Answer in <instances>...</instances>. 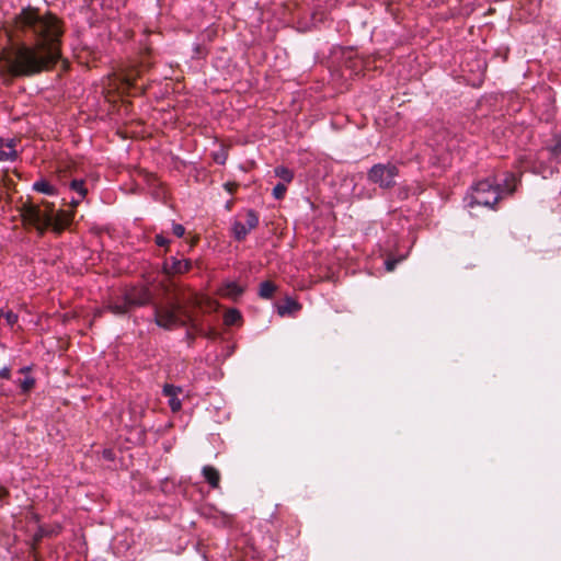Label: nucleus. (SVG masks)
I'll list each match as a JSON object with an SVG mask.
<instances>
[{
	"instance_id": "nucleus-1",
	"label": "nucleus",
	"mask_w": 561,
	"mask_h": 561,
	"mask_svg": "<svg viewBox=\"0 0 561 561\" xmlns=\"http://www.w3.org/2000/svg\"><path fill=\"white\" fill-rule=\"evenodd\" d=\"M62 33L55 15L32 8L22 10L14 18V36L23 42L8 57L10 72L30 77L53 68L61 57Z\"/></svg>"
},
{
	"instance_id": "nucleus-2",
	"label": "nucleus",
	"mask_w": 561,
	"mask_h": 561,
	"mask_svg": "<svg viewBox=\"0 0 561 561\" xmlns=\"http://www.w3.org/2000/svg\"><path fill=\"white\" fill-rule=\"evenodd\" d=\"M22 217L25 222L33 225L39 232L48 227H53L55 231L60 232L70 225L73 213L68 210L55 213L54 207L48 203L43 206L25 203L22 206Z\"/></svg>"
},
{
	"instance_id": "nucleus-3",
	"label": "nucleus",
	"mask_w": 561,
	"mask_h": 561,
	"mask_svg": "<svg viewBox=\"0 0 561 561\" xmlns=\"http://www.w3.org/2000/svg\"><path fill=\"white\" fill-rule=\"evenodd\" d=\"M516 185L517 178L513 173L505 176L503 185L491 179L479 181L471 187L469 206L494 208L500 199L514 193Z\"/></svg>"
},
{
	"instance_id": "nucleus-4",
	"label": "nucleus",
	"mask_w": 561,
	"mask_h": 561,
	"mask_svg": "<svg viewBox=\"0 0 561 561\" xmlns=\"http://www.w3.org/2000/svg\"><path fill=\"white\" fill-rule=\"evenodd\" d=\"M152 300L151 291L147 286L126 287L119 295L110 298L106 309L113 314L123 316L133 308L142 307Z\"/></svg>"
},
{
	"instance_id": "nucleus-5",
	"label": "nucleus",
	"mask_w": 561,
	"mask_h": 561,
	"mask_svg": "<svg viewBox=\"0 0 561 561\" xmlns=\"http://www.w3.org/2000/svg\"><path fill=\"white\" fill-rule=\"evenodd\" d=\"M153 314L156 323L163 329L170 330L185 324L183 308L174 301L161 306L154 305Z\"/></svg>"
},
{
	"instance_id": "nucleus-6",
	"label": "nucleus",
	"mask_w": 561,
	"mask_h": 561,
	"mask_svg": "<svg viewBox=\"0 0 561 561\" xmlns=\"http://www.w3.org/2000/svg\"><path fill=\"white\" fill-rule=\"evenodd\" d=\"M367 175L370 182L378 184L381 188H390L396 184L398 168L391 163H378L370 168Z\"/></svg>"
},
{
	"instance_id": "nucleus-7",
	"label": "nucleus",
	"mask_w": 561,
	"mask_h": 561,
	"mask_svg": "<svg viewBox=\"0 0 561 561\" xmlns=\"http://www.w3.org/2000/svg\"><path fill=\"white\" fill-rule=\"evenodd\" d=\"M259 225V216L254 210H248L245 214V222L234 221L232 225L233 237L241 241L245 239L251 230L256 228Z\"/></svg>"
},
{
	"instance_id": "nucleus-8",
	"label": "nucleus",
	"mask_w": 561,
	"mask_h": 561,
	"mask_svg": "<svg viewBox=\"0 0 561 561\" xmlns=\"http://www.w3.org/2000/svg\"><path fill=\"white\" fill-rule=\"evenodd\" d=\"M191 267L192 262L190 260L178 259L175 256H171L163 263V272L170 276L186 273Z\"/></svg>"
},
{
	"instance_id": "nucleus-9",
	"label": "nucleus",
	"mask_w": 561,
	"mask_h": 561,
	"mask_svg": "<svg viewBox=\"0 0 561 561\" xmlns=\"http://www.w3.org/2000/svg\"><path fill=\"white\" fill-rule=\"evenodd\" d=\"M181 392L182 389L173 385H165L163 387V394L169 398V407L173 412L181 410L182 403L179 399Z\"/></svg>"
},
{
	"instance_id": "nucleus-10",
	"label": "nucleus",
	"mask_w": 561,
	"mask_h": 561,
	"mask_svg": "<svg viewBox=\"0 0 561 561\" xmlns=\"http://www.w3.org/2000/svg\"><path fill=\"white\" fill-rule=\"evenodd\" d=\"M16 154L14 139H0V161H13Z\"/></svg>"
},
{
	"instance_id": "nucleus-11",
	"label": "nucleus",
	"mask_w": 561,
	"mask_h": 561,
	"mask_svg": "<svg viewBox=\"0 0 561 561\" xmlns=\"http://www.w3.org/2000/svg\"><path fill=\"white\" fill-rule=\"evenodd\" d=\"M202 473L211 488L216 489L219 486L220 473L215 467L205 466L203 467Z\"/></svg>"
},
{
	"instance_id": "nucleus-12",
	"label": "nucleus",
	"mask_w": 561,
	"mask_h": 561,
	"mask_svg": "<svg viewBox=\"0 0 561 561\" xmlns=\"http://www.w3.org/2000/svg\"><path fill=\"white\" fill-rule=\"evenodd\" d=\"M243 293V288L234 282L226 284L221 288V294L230 298H237Z\"/></svg>"
},
{
	"instance_id": "nucleus-13",
	"label": "nucleus",
	"mask_w": 561,
	"mask_h": 561,
	"mask_svg": "<svg viewBox=\"0 0 561 561\" xmlns=\"http://www.w3.org/2000/svg\"><path fill=\"white\" fill-rule=\"evenodd\" d=\"M33 188L36 192L44 193L46 195H55L56 188L50 185L46 180H39L33 184Z\"/></svg>"
},
{
	"instance_id": "nucleus-14",
	"label": "nucleus",
	"mask_w": 561,
	"mask_h": 561,
	"mask_svg": "<svg viewBox=\"0 0 561 561\" xmlns=\"http://www.w3.org/2000/svg\"><path fill=\"white\" fill-rule=\"evenodd\" d=\"M274 173L277 178L283 180L285 184L290 183L294 179V172L284 165L276 167Z\"/></svg>"
},
{
	"instance_id": "nucleus-15",
	"label": "nucleus",
	"mask_w": 561,
	"mask_h": 561,
	"mask_svg": "<svg viewBox=\"0 0 561 561\" xmlns=\"http://www.w3.org/2000/svg\"><path fill=\"white\" fill-rule=\"evenodd\" d=\"M276 287L273 283L271 282H263L261 285H260V296L262 298H271L275 291Z\"/></svg>"
},
{
	"instance_id": "nucleus-16",
	"label": "nucleus",
	"mask_w": 561,
	"mask_h": 561,
	"mask_svg": "<svg viewBox=\"0 0 561 561\" xmlns=\"http://www.w3.org/2000/svg\"><path fill=\"white\" fill-rule=\"evenodd\" d=\"M70 188L72 191H75L76 193H78V195L80 196V199H83L88 192L84 186L83 180H72L70 183Z\"/></svg>"
},
{
	"instance_id": "nucleus-17",
	"label": "nucleus",
	"mask_w": 561,
	"mask_h": 561,
	"mask_svg": "<svg viewBox=\"0 0 561 561\" xmlns=\"http://www.w3.org/2000/svg\"><path fill=\"white\" fill-rule=\"evenodd\" d=\"M300 308L299 304L296 302L295 300H291V299H287L286 300V305L285 306H280L278 308V312L279 314H285L286 312H291V311H296Z\"/></svg>"
},
{
	"instance_id": "nucleus-18",
	"label": "nucleus",
	"mask_w": 561,
	"mask_h": 561,
	"mask_svg": "<svg viewBox=\"0 0 561 561\" xmlns=\"http://www.w3.org/2000/svg\"><path fill=\"white\" fill-rule=\"evenodd\" d=\"M241 318V314L239 313V311L232 309V310H229L226 316H225V322L226 324H234L237 323L238 320H240Z\"/></svg>"
},
{
	"instance_id": "nucleus-19",
	"label": "nucleus",
	"mask_w": 561,
	"mask_h": 561,
	"mask_svg": "<svg viewBox=\"0 0 561 561\" xmlns=\"http://www.w3.org/2000/svg\"><path fill=\"white\" fill-rule=\"evenodd\" d=\"M286 191H287V186L285 183H278L274 186L273 188V196L276 198V199H282L285 194H286Z\"/></svg>"
},
{
	"instance_id": "nucleus-20",
	"label": "nucleus",
	"mask_w": 561,
	"mask_h": 561,
	"mask_svg": "<svg viewBox=\"0 0 561 561\" xmlns=\"http://www.w3.org/2000/svg\"><path fill=\"white\" fill-rule=\"evenodd\" d=\"M3 317L10 327H13L18 321V316L12 311L3 312Z\"/></svg>"
},
{
	"instance_id": "nucleus-21",
	"label": "nucleus",
	"mask_w": 561,
	"mask_h": 561,
	"mask_svg": "<svg viewBox=\"0 0 561 561\" xmlns=\"http://www.w3.org/2000/svg\"><path fill=\"white\" fill-rule=\"evenodd\" d=\"M35 383V380L32 378V377H26L22 382H21V388L24 392H27L30 389L33 388Z\"/></svg>"
},
{
	"instance_id": "nucleus-22",
	"label": "nucleus",
	"mask_w": 561,
	"mask_h": 561,
	"mask_svg": "<svg viewBox=\"0 0 561 561\" xmlns=\"http://www.w3.org/2000/svg\"><path fill=\"white\" fill-rule=\"evenodd\" d=\"M172 231L176 237L181 238L185 233V228L180 224H173Z\"/></svg>"
},
{
	"instance_id": "nucleus-23",
	"label": "nucleus",
	"mask_w": 561,
	"mask_h": 561,
	"mask_svg": "<svg viewBox=\"0 0 561 561\" xmlns=\"http://www.w3.org/2000/svg\"><path fill=\"white\" fill-rule=\"evenodd\" d=\"M154 239L157 245L159 247H167L169 244V240L164 238L162 234H157Z\"/></svg>"
},
{
	"instance_id": "nucleus-24",
	"label": "nucleus",
	"mask_w": 561,
	"mask_h": 561,
	"mask_svg": "<svg viewBox=\"0 0 561 561\" xmlns=\"http://www.w3.org/2000/svg\"><path fill=\"white\" fill-rule=\"evenodd\" d=\"M385 264H386V270L388 272H391L394 270L397 261L396 260H387Z\"/></svg>"
},
{
	"instance_id": "nucleus-25",
	"label": "nucleus",
	"mask_w": 561,
	"mask_h": 561,
	"mask_svg": "<svg viewBox=\"0 0 561 561\" xmlns=\"http://www.w3.org/2000/svg\"><path fill=\"white\" fill-rule=\"evenodd\" d=\"M0 378H2V379L10 378V369L8 367H3L0 369Z\"/></svg>"
},
{
	"instance_id": "nucleus-26",
	"label": "nucleus",
	"mask_w": 561,
	"mask_h": 561,
	"mask_svg": "<svg viewBox=\"0 0 561 561\" xmlns=\"http://www.w3.org/2000/svg\"><path fill=\"white\" fill-rule=\"evenodd\" d=\"M125 81H126V84L128 87H134L135 85V79L131 78L130 76H126Z\"/></svg>"
},
{
	"instance_id": "nucleus-27",
	"label": "nucleus",
	"mask_w": 561,
	"mask_h": 561,
	"mask_svg": "<svg viewBox=\"0 0 561 561\" xmlns=\"http://www.w3.org/2000/svg\"><path fill=\"white\" fill-rule=\"evenodd\" d=\"M81 201H82V199H80V197H79L78 199H72V201H71V205H72L73 207H76V206H77Z\"/></svg>"
},
{
	"instance_id": "nucleus-28",
	"label": "nucleus",
	"mask_w": 561,
	"mask_h": 561,
	"mask_svg": "<svg viewBox=\"0 0 561 561\" xmlns=\"http://www.w3.org/2000/svg\"><path fill=\"white\" fill-rule=\"evenodd\" d=\"M216 161L219 162V163H224L225 162V158H222V157L216 158Z\"/></svg>"
},
{
	"instance_id": "nucleus-29",
	"label": "nucleus",
	"mask_w": 561,
	"mask_h": 561,
	"mask_svg": "<svg viewBox=\"0 0 561 561\" xmlns=\"http://www.w3.org/2000/svg\"><path fill=\"white\" fill-rule=\"evenodd\" d=\"M216 161L219 162V163H224L225 162V158H222V157L216 158Z\"/></svg>"
},
{
	"instance_id": "nucleus-30",
	"label": "nucleus",
	"mask_w": 561,
	"mask_h": 561,
	"mask_svg": "<svg viewBox=\"0 0 561 561\" xmlns=\"http://www.w3.org/2000/svg\"><path fill=\"white\" fill-rule=\"evenodd\" d=\"M556 151H561V142H558V145L554 148Z\"/></svg>"
},
{
	"instance_id": "nucleus-31",
	"label": "nucleus",
	"mask_w": 561,
	"mask_h": 561,
	"mask_svg": "<svg viewBox=\"0 0 561 561\" xmlns=\"http://www.w3.org/2000/svg\"><path fill=\"white\" fill-rule=\"evenodd\" d=\"M230 184H226V187H228V191H231V187H229Z\"/></svg>"
},
{
	"instance_id": "nucleus-32",
	"label": "nucleus",
	"mask_w": 561,
	"mask_h": 561,
	"mask_svg": "<svg viewBox=\"0 0 561 561\" xmlns=\"http://www.w3.org/2000/svg\"><path fill=\"white\" fill-rule=\"evenodd\" d=\"M230 184H226V187H228V191H231V187H229Z\"/></svg>"
}]
</instances>
